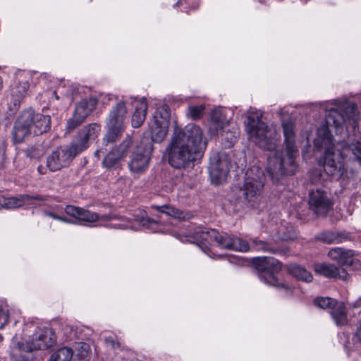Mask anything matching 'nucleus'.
<instances>
[{
    "instance_id": "obj_48",
    "label": "nucleus",
    "mask_w": 361,
    "mask_h": 361,
    "mask_svg": "<svg viewBox=\"0 0 361 361\" xmlns=\"http://www.w3.org/2000/svg\"><path fill=\"white\" fill-rule=\"evenodd\" d=\"M41 169H42V167H41V166H39V167H38V170H39V171L41 173H43V172L41 171Z\"/></svg>"
},
{
    "instance_id": "obj_47",
    "label": "nucleus",
    "mask_w": 361,
    "mask_h": 361,
    "mask_svg": "<svg viewBox=\"0 0 361 361\" xmlns=\"http://www.w3.org/2000/svg\"><path fill=\"white\" fill-rule=\"evenodd\" d=\"M102 153H104V152L102 151V149H100L97 150L95 152V155L97 156L98 157H100V154H102Z\"/></svg>"
},
{
    "instance_id": "obj_43",
    "label": "nucleus",
    "mask_w": 361,
    "mask_h": 361,
    "mask_svg": "<svg viewBox=\"0 0 361 361\" xmlns=\"http://www.w3.org/2000/svg\"><path fill=\"white\" fill-rule=\"evenodd\" d=\"M47 96H51L54 97V99L56 100H58L59 99V97L57 95L56 91H47L45 92Z\"/></svg>"
},
{
    "instance_id": "obj_20",
    "label": "nucleus",
    "mask_w": 361,
    "mask_h": 361,
    "mask_svg": "<svg viewBox=\"0 0 361 361\" xmlns=\"http://www.w3.org/2000/svg\"><path fill=\"white\" fill-rule=\"evenodd\" d=\"M310 208L318 215L326 214L332 206L328 194L321 190H313L310 192Z\"/></svg>"
},
{
    "instance_id": "obj_23",
    "label": "nucleus",
    "mask_w": 361,
    "mask_h": 361,
    "mask_svg": "<svg viewBox=\"0 0 361 361\" xmlns=\"http://www.w3.org/2000/svg\"><path fill=\"white\" fill-rule=\"evenodd\" d=\"M31 200H42L39 196L23 195L19 197L0 196V207L6 209H16L22 207Z\"/></svg>"
},
{
    "instance_id": "obj_12",
    "label": "nucleus",
    "mask_w": 361,
    "mask_h": 361,
    "mask_svg": "<svg viewBox=\"0 0 361 361\" xmlns=\"http://www.w3.org/2000/svg\"><path fill=\"white\" fill-rule=\"evenodd\" d=\"M264 176L257 166H252L245 173V178L242 190L245 199L251 207H255L259 202L264 186Z\"/></svg>"
},
{
    "instance_id": "obj_42",
    "label": "nucleus",
    "mask_w": 361,
    "mask_h": 361,
    "mask_svg": "<svg viewBox=\"0 0 361 361\" xmlns=\"http://www.w3.org/2000/svg\"><path fill=\"white\" fill-rule=\"evenodd\" d=\"M106 342L107 343H109L111 344V345L113 347V348H115V345H118V343H116L115 341L114 340V338L112 337H109V338H106L105 339Z\"/></svg>"
},
{
    "instance_id": "obj_35",
    "label": "nucleus",
    "mask_w": 361,
    "mask_h": 361,
    "mask_svg": "<svg viewBox=\"0 0 361 361\" xmlns=\"http://www.w3.org/2000/svg\"><path fill=\"white\" fill-rule=\"evenodd\" d=\"M75 350L77 352L78 356L83 358L87 355L91 348L88 343L80 342L76 343L75 345Z\"/></svg>"
},
{
    "instance_id": "obj_33",
    "label": "nucleus",
    "mask_w": 361,
    "mask_h": 361,
    "mask_svg": "<svg viewBox=\"0 0 361 361\" xmlns=\"http://www.w3.org/2000/svg\"><path fill=\"white\" fill-rule=\"evenodd\" d=\"M9 311L6 303L0 304V329H2L8 323Z\"/></svg>"
},
{
    "instance_id": "obj_29",
    "label": "nucleus",
    "mask_w": 361,
    "mask_h": 361,
    "mask_svg": "<svg viewBox=\"0 0 361 361\" xmlns=\"http://www.w3.org/2000/svg\"><path fill=\"white\" fill-rule=\"evenodd\" d=\"M133 221L145 227L152 233H156L158 229V222L149 218H145L144 213L139 211L138 214L133 215Z\"/></svg>"
},
{
    "instance_id": "obj_2",
    "label": "nucleus",
    "mask_w": 361,
    "mask_h": 361,
    "mask_svg": "<svg viewBox=\"0 0 361 361\" xmlns=\"http://www.w3.org/2000/svg\"><path fill=\"white\" fill-rule=\"evenodd\" d=\"M206 146L202 130L198 126L190 123L183 129H176L167 148L169 163L174 168L185 167L202 156Z\"/></svg>"
},
{
    "instance_id": "obj_49",
    "label": "nucleus",
    "mask_w": 361,
    "mask_h": 361,
    "mask_svg": "<svg viewBox=\"0 0 361 361\" xmlns=\"http://www.w3.org/2000/svg\"><path fill=\"white\" fill-rule=\"evenodd\" d=\"M302 3L305 4L307 3L309 0H300Z\"/></svg>"
},
{
    "instance_id": "obj_13",
    "label": "nucleus",
    "mask_w": 361,
    "mask_h": 361,
    "mask_svg": "<svg viewBox=\"0 0 361 361\" xmlns=\"http://www.w3.org/2000/svg\"><path fill=\"white\" fill-rule=\"evenodd\" d=\"M151 141L145 138L136 145L130 156L128 167L133 175H140L148 168L152 153Z\"/></svg>"
},
{
    "instance_id": "obj_22",
    "label": "nucleus",
    "mask_w": 361,
    "mask_h": 361,
    "mask_svg": "<svg viewBox=\"0 0 361 361\" xmlns=\"http://www.w3.org/2000/svg\"><path fill=\"white\" fill-rule=\"evenodd\" d=\"M316 274L322 275L327 278H338L342 280H347L348 274L344 269H339L333 264L326 263H318L314 266Z\"/></svg>"
},
{
    "instance_id": "obj_26",
    "label": "nucleus",
    "mask_w": 361,
    "mask_h": 361,
    "mask_svg": "<svg viewBox=\"0 0 361 361\" xmlns=\"http://www.w3.org/2000/svg\"><path fill=\"white\" fill-rule=\"evenodd\" d=\"M287 271L293 277L307 283L311 282L313 279L312 274L298 264H289L287 267Z\"/></svg>"
},
{
    "instance_id": "obj_40",
    "label": "nucleus",
    "mask_w": 361,
    "mask_h": 361,
    "mask_svg": "<svg viewBox=\"0 0 361 361\" xmlns=\"http://www.w3.org/2000/svg\"><path fill=\"white\" fill-rule=\"evenodd\" d=\"M114 228H134V225L133 223H128L127 224H114Z\"/></svg>"
},
{
    "instance_id": "obj_21",
    "label": "nucleus",
    "mask_w": 361,
    "mask_h": 361,
    "mask_svg": "<svg viewBox=\"0 0 361 361\" xmlns=\"http://www.w3.org/2000/svg\"><path fill=\"white\" fill-rule=\"evenodd\" d=\"M65 212L79 221L93 223L99 219L104 221L110 219V217L107 215H103L100 217L97 213L73 205H67L65 207Z\"/></svg>"
},
{
    "instance_id": "obj_3",
    "label": "nucleus",
    "mask_w": 361,
    "mask_h": 361,
    "mask_svg": "<svg viewBox=\"0 0 361 361\" xmlns=\"http://www.w3.org/2000/svg\"><path fill=\"white\" fill-rule=\"evenodd\" d=\"M284 147L268 156L266 171L274 183L279 182L284 176L293 174L297 169L296 158L298 150L295 145V131L292 121L282 123Z\"/></svg>"
},
{
    "instance_id": "obj_36",
    "label": "nucleus",
    "mask_w": 361,
    "mask_h": 361,
    "mask_svg": "<svg viewBox=\"0 0 361 361\" xmlns=\"http://www.w3.org/2000/svg\"><path fill=\"white\" fill-rule=\"evenodd\" d=\"M322 239L327 243H339L342 242V238L338 234L329 232L322 234Z\"/></svg>"
},
{
    "instance_id": "obj_28",
    "label": "nucleus",
    "mask_w": 361,
    "mask_h": 361,
    "mask_svg": "<svg viewBox=\"0 0 361 361\" xmlns=\"http://www.w3.org/2000/svg\"><path fill=\"white\" fill-rule=\"evenodd\" d=\"M159 116L161 121L159 120V137H165L167 134L170 124L171 111L167 105H162L159 109Z\"/></svg>"
},
{
    "instance_id": "obj_9",
    "label": "nucleus",
    "mask_w": 361,
    "mask_h": 361,
    "mask_svg": "<svg viewBox=\"0 0 361 361\" xmlns=\"http://www.w3.org/2000/svg\"><path fill=\"white\" fill-rule=\"evenodd\" d=\"M127 114L126 102L123 101L118 102L112 107L106 120V133L102 139L104 145L113 144L120 139L126 128Z\"/></svg>"
},
{
    "instance_id": "obj_18",
    "label": "nucleus",
    "mask_w": 361,
    "mask_h": 361,
    "mask_svg": "<svg viewBox=\"0 0 361 361\" xmlns=\"http://www.w3.org/2000/svg\"><path fill=\"white\" fill-rule=\"evenodd\" d=\"M97 100L89 98L81 100L75 106L72 118L67 123V128L72 130L80 125L96 108Z\"/></svg>"
},
{
    "instance_id": "obj_6",
    "label": "nucleus",
    "mask_w": 361,
    "mask_h": 361,
    "mask_svg": "<svg viewBox=\"0 0 361 361\" xmlns=\"http://www.w3.org/2000/svg\"><path fill=\"white\" fill-rule=\"evenodd\" d=\"M54 332L48 328H38L29 341H19L16 336L12 340L11 356L16 361H30L33 350H45L52 347L56 342Z\"/></svg>"
},
{
    "instance_id": "obj_46",
    "label": "nucleus",
    "mask_w": 361,
    "mask_h": 361,
    "mask_svg": "<svg viewBox=\"0 0 361 361\" xmlns=\"http://www.w3.org/2000/svg\"><path fill=\"white\" fill-rule=\"evenodd\" d=\"M59 221L66 222V223H72V221L71 220L68 219L66 217H62V216H61V219H59Z\"/></svg>"
},
{
    "instance_id": "obj_51",
    "label": "nucleus",
    "mask_w": 361,
    "mask_h": 361,
    "mask_svg": "<svg viewBox=\"0 0 361 361\" xmlns=\"http://www.w3.org/2000/svg\"><path fill=\"white\" fill-rule=\"evenodd\" d=\"M1 339H2V337L0 336V340H1Z\"/></svg>"
},
{
    "instance_id": "obj_32",
    "label": "nucleus",
    "mask_w": 361,
    "mask_h": 361,
    "mask_svg": "<svg viewBox=\"0 0 361 361\" xmlns=\"http://www.w3.org/2000/svg\"><path fill=\"white\" fill-rule=\"evenodd\" d=\"M204 110V106L200 105H192L188 109V116L192 119H197L201 117Z\"/></svg>"
},
{
    "instance_id": "obj_4",
    "label": "nucleus",
    "mask_w": 361,
    "mask_h": 361,
    "mask_svg": "<svg viewBox=\"0 0 361 361\" xmlns=\"http://www.w3.org/2000/svg\"><path fill=\"white\" fill-rule=\"evenodd\" d=\"M195 243L209 257L213 259L221 257L212 250V246L216 243L223 249L247 252L250 250L248 243L238 238H233L227 233L220 234L214 229L199 228L195 233Z\"/></svg>"
},
{
    "instance_id": "obj_31",
    "label": "nucleus",
    "mask_w": 361,
    "mask_h": 361,
    "mask_svg": "<svg viewBox=\"0 0 361 361\" xmlns=\"http://www.w3.org/2000/svg\"><path fill=\"white\" fill-rule=\"evenodd\" d=\"M273 237L283 240H292L296 238V233L292 227L288 229L287 232H285L283 226L280 228L279 231L274 234Z\"/></svg>"
},
{
    "instance_id": "obj_30",
    "label": "nucleus",
    "mask_w": 361,
    "mask_h": 361,
    "mask_svg": "<svg viewBox=\"0 0 361 361\" xmlns=\"http://www.w3.org/2000/svg\"><path fill=\"white\" fill-rule=\"evenodd\" d=\"M73 355L71 348L63 347L54 352L50 357L49 361H71Z\"/></svg>"
},
{
    "instance_id": "obj_24",
    "label": "nucleus",
    "mask_w": 361,
    "mask_h": 361,
    "mask_svg": "<svg viewBox=\"0 0 361 361\" xmlns=\"http://www.w3.org/2000/svg\"><path fill=\"white\" fill-rule=\"evenodd\" d=\"M30 85L28 82L25 81L19 82L12 89L11 99L8 104L11 111H16L20 107V103L26 96Z\"/></svg>"
},
{
    "instance_id": "obj_38",
    "label": "nucleus",
    "mask_w": 361,
    "mask_h": 361,
    "mask_svg": "<svg viewBox=\"0 0 361 361\" xmlns=\"http://www.w3.org/2000/svg\"><path fill=\"white\" fill-rule=\"evenodd\" d=\"M6 149V142L4 140H0V161L5 158V152Z\"/></svg>"
},
{
    "instance_id": "obj_1",
    "label": "nucleus",
    "mask_w": 361,
    "mask_h": 361,
    "mask_svg": "<svg viewBox=\"0 0 361 361\" xmlns=\"http://www.w3.org/2000/svg\"><path fill=\"white\" fill-rule=\"evenodd\" d=\"M321 107L326 111L325 123L317 128L314 145L317 150H324L323 168L327 175L339 178L345 171L343 157L351 151L361 165V142L357 141L341 150L333 142L331 130L343 135L355 129L358 124L359 113L357 105L345 97L324 102Z\"/></svg>"
},
{
    "instance_id": "obj_19",
    "label": "nucleus",
    "mask_w": 361,
    "mask_h": 361,
    "mask_svg": "<svg viewBox=\"0 0 361 361\" xmlns=\"http://www.w3.org/2000/svg\"><path fill=\"white\" fill-rule=\"evenodd\" d=\"M101 131V126L95 123L85 126L79 133L77 139L72 142L73 145L81 153L89 147V143L94 141Z\"/></svg>"
},
{
    "instance_id": "obj_44",
    "label": "nucleus",
    "mask_w": 361,
    "mask_h": 361,
    "mask_svg": "<svg viewBox=\"0 0 361 361\" xmlns=\"http://www.w3.org/2000/svg\"><path fill=\"white\" fill-rule=\"evenodd\" d=\"M164 209H165V207H159V213H160V212H162V213L166 212V213H167L168 214L176 216V214H175V213H174V212H173V214H171V213H170L169 212H166V211L164 210Z\"/></svg>"
},
{
    "instance_id": "obj_14",
    "label": "nucleus",
    "mask_w": 361,
    "mask_h": 361,
    "mask_svg": "<svg viewBox=\"0 0 361 361\" xmlns=\"http://www.w3.org/2000/svg\"><path fill=\"white\" fill-rule=\"evenodd\" d=\"M80 154L71 142L69 145L56 147L47 157V167L51 172L60 171L69 166L73 159Z\"/></svg>"
},
{
    "instance_id": "obj_37",
    "label": "nucleus",
    "mask_w": 361,
    "mask_h": 361,
    "mask_svg": "<svg viewBox=\"0 0 361 361\" xmlns=\"http://www.w3.org/2000/svg\"><path fill=\"white\" fill-rule=\"evenodd\" d=\"M185 4H187L189 7H191L192 8H196L198 6V1L197 0H183ZM179 4H183V0H178V1L176 3V6Z\"/></svg>"
},
{
    "instance_id": "obj_10",
    "label": "nucleus",
    "mask_w": 361,
    "mask_h": 361,
    "mask_svg": "<svg viewBox=\"0 0 361 361\" xmlns=\"http://www.w3.org/2000/svg\"><path fill=\"white\" fill-rule=\"evenodd\" d=\"M254 263L262 282L279 290H291L288 284L280 282L275 276V274L279 272L282 267L281 264L278 259L270 257H258L255 259Z\"/></svg>"
},
{
    "instance_id": "obj_5",
    "label": "nucleus",
    "mask_w": 361,
    "mask_h": 361,
    "mask_svg": "<svg viewBox=\"0 0 361 361\" xmlns=\"http://www.w3.org/2000/svg\"><path fill=\"white\" fill-rule=\"evenodd\" d=\"M195 243L209 257L213 259L221 257L212 250V246L216 243L223 249L247 252L250 250L248 243L238 238H233L227 233L220 234L214 229L199 228L195 233Z\"/></svg>"
},
{
    "instance_id": "obj_7",
    "label": "nucleus",
    "mask_w": 361,
    "mask_h": 361,
    "mask_svg": "<svg viewBox=\"0 0 361 361\" xmlns=\"http://www.w3.org/2000/svg\"><path fill=\"white\" fill-rule=\"evenodd\" d=\"M245 131L249 140L264 150L272 151L279 145L280 136L276 126L263 122L257 113L247 116Z\"/></svg>"
},
{
    "instance_id": "obj_8",
    "label": "nucleus",
    "mask_w": 361,
    "mask_h": 361,
    "mask_svg": "<svg viewBox=\"0 0 361 361\" xmlns=\"http://www.w3.org/2000/svg\"><path fill=\"white\" fill-rule=\"evenodd\" d=\"M51 128V117L27 109L21 113L16 119L12 131L13 140L16 143L22 142L32 132L35 135H42Z\"/></svg>"
},
{
    "instance_id": "obj_27",
    "label": "nucleus",
    "mask_w": 361,
    "mask_h": 361,
    "mask_svg": "<svg viewBox=\"0 0 361 361\" xmlns=\"http://www.w3.org/2000/svg\"><path fill=\"white\" fill-rule=\"evenodd\" d=\"M352 255L351 250H344L341 247L333 248L329 252V257L337 260L341 264H352Z\"/></svg>"
},
{
    "instance_id": "obj_15",
    "label": "nucleus",
    "mask_w": 361,
    "mask_h": 361,
    "mask_svg": "<svg viewBox=\"0 0 361 361\" xmlns=\"http://www.w3.org/2000/svg\"><path fill=\"white\" fill-rule=\"evenodd\" d=\"M231 168L228 157L224 154H214L210 158L209 176L211 181L215 184H221L226 181Z\"/></svg>"
},
{
    "instance_id": "obj_34",
    "label": "nucleus",
    "mask_w": 361,
    "mask_h": 361,
    "mask_svg": "<svg viewBox=\"0 0 361 361\" xmlns=\"http://www.w3.org/2000/svg\"><path fill=\"white\" fill-rule=\"evenodd\" d=\"M27 157L30 159H39L43 154V149L41 146H31L25 150Z\"/></svg>"
},
{
    "instance_id": "obj_41",
    "label": "nucleus",
    "mask_w": 361,
    "mask_h": 361,
    "mask_svg": "<svg viewBox=\"0 0 361 361\" xmlns=\"http://www.w3.org/2000/svg\"><path fill=\"white\" fill-rule=\"evenodd\" d=\"M44 214L47 216H49L52 219H56V220H59V219H61V216L51 212H44Z\"/></svg>"
},
{
    "instance_id": "obj_39",
    "label": "nucleus",
    "mask_w": 361,
    "mask_h": 361,
    "mask_svg": "<svg viewBox=\"0 0 361 361\" xmlns=\"http://www.w3.org/2000/svg\"><path fill=\"white\" fill-rule=\"evenodd\" d=\"M257 249L265 250V251H269L271 252H276V250L270 247L268 245H267L262 242H260L259 245L257 246Z\"/></svg>"
},
{
    "instance_id": "obj_25",
    "label": "nucleus",
    "mask_w": 361,
    "mask_h": 361,
    "mask_svg": "<svg viewBox=\"0 0 361 361\" xmlns=\"http://www.w3.org/2000/svg\"><path fill=\"white\" fill-rule=\"evenodd\" d=\"M147 104L145 99H142L132 115L131 123L133 128H139L143 123L146 117Z\"/></svg>"
},
{
    "instance_id": "obj_45",
    "label": "nucleus",
    "mask_w": 361,
    "mask_h": 361,
    "mask_svg": "<svg viewBox=\"0 0 361 361\" xmlns=\"http://www.w3.org/2000/svg\"><path fill=\"white\" fill-rule=\"evenodd\" d=\"M357 337L361 341V324L356 333Z\"/></svg>"
},
{
    "instance_id": "obj_50",
    "label": "nucleus",
    "mask_w": 361,
    "mask_h": 361,
    "mask_svg": "<svg viewBox=\"0 0 361 361\" xmlns=\"http://www.w3.org/2000/svg\"><path fill=\"white\" fill-rule=\"evenodd\" d=\"M235 259V257H233L232 259H229V261L232 262L233 260H234Z\"/></svg>"
},
{
    "instance_id": "obj_17",
    "label": "nucleus",
    "mask_w": 361,
    "mask_h": 361,
    "mask_svg": "<svg viewBox=\"0 0 361 361\" xmlns=\"http://www.w3.org/2000/svg\"><path fill=\"white\" fill-rule=\"evenodd\" d=\"M314 304L322 309H331V317L337 326L347 324V314L343 302H338L331 298L320 297L314 300Z\"/></svg>"
},
{
    "instance_id": "obj_16",
    "label": "nucleus",
    "mask_w": 361,
    "mask_h": 361,
    "mask_svg": "<svg viewBox=\"0 0 361 361\" xmlns=\"http://www.w3.org/2000/svg\"><path fill=\"white\" fill-rule=\"evenodd\" d=\"M132 136L127 135L125 139L117 146L114 147L104 158L102 164L106 168H111L123 160L133 149Z\"/></svg>"
},
{
    "instance_id": "obj_11",
    "label": "nucleus",
    "mask_w": 361,
    "mask_h": 361,
    "mask_svg": "<svg viewBox=\"0 0 361 361\" xmlns=\"http://www.w3.org/2000/svg\"><path fill=\"white\" fill-rule=\"evenodd\" d=\"M211 131L220 132L222 144L225 147H232L238 140L240 135L238 128L230 126L222 109H215L211 115Z\"/></svg>"
}]
</instances>
